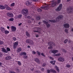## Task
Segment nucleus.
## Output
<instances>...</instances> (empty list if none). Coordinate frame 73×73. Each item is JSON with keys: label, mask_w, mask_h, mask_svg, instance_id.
Listing matches in <instances>:
<instances>
[{"label": "nucleus", "mask_w": 73, "mask_h": 73, "mask_svg": "<svg viewBox=\"0 0 73 73\" xmlns=\"http://www.w3.org/2000/svg\"><path fill=\"white\" fill-rule=\"evenodd\" d=\"M37 11L38 12H42V10H41L40 9H38Z\"/></svg>", "instance_id": "obj_36"}, {"label": "nucleus", "mask_w": 73, "mask_h": 73, "mask_svg": "<svg viewBox=\"0 0 73 73\" xmlns=\"http://www.w3.org/2000/svg\"><path fill=\"white\" fill-rule=\"evenodd\" d=\"M50 7V6H49L48 5H47L46 6H45V7H40V8H41V9H45L46 10V9H48L49 8V7Z\"/></svg>", "instance_id": "obj_4"}, {"label": "nucleus", "mask_w": 73, "mask_h": 73, "mask_svg": "<svg viewBox=\"0 0 73 73\" xmlns=\"http://www.w3.org/2000/svg\"><path fill=\"white\" fill-rule=\"evenodd\" d=\"M11 58H12L10 56H7L5 58V59L6 60H11Z\"/></svg>", "instance_id": "obj_17"}, {"label": "nucleus", "mask_w": 73, "mask_h": 73, "mask_svg": "<svg viewBox=\"0 0 73 73\" xmlns=\"http://www.w3.org/2000/svg\"><path fill=\"white\" fill-rule=\"evenodd\" d=\"M34 32H35V33H36V32H38V31H34Z\"/></svg>", "instance_id": "obj_59"}, {"label": "nucleus", "mask_w": 73, "mask_h": 73, "mask_svg": "<svg viewBox=\"0 0 73 73\" xmlns=\"http://www.w3.org/2000/svg\"><path fill=\"white\" fill-rule=\"evenodd\" d=\"M58 17V19H59L60 20H61L62 19L63 16L62 15H59Z\"/></svg>", "instance_id": "obj_26"}, {"label": "nucleus", "mask_w": 73, "mask_h": 73, "mask_svg": "<svg viewBox=\"0 0 73 73\" xmlns=\"http://www.w3.org/2000/svg\"><path fill=\"white\" fill-rule=\"evenodd\" d=\"M12 30L13 32L15 31L16 30V27L14 26H12L11 27Z\"/></svg>", "instance_id": "obj_16"}, {"label": "nucleus", "mask_w": 73, "mask_h": 73, "mask_svg": "<svg viewBox=\"0 0 73 73\" xmlns=\"http://www.w3.org/2000/svg\"><path fill=\"white\" fill-rule=\"evenodd\" d=\"M41 18V17L39 16H37L36 17V19L37 20H40V19Z\"/></svg>", "instance_id": "obj_29"}, {"label": "nucleus", "mask_w": 73, "mask_h": 73, "mask_svg": "<svg viewBox=\"0 0 73 73\" xmlns=\"http://www.w3.org/2000/svg\"><path fill=\"white\" fill-rule=\"evenodd\" d=\"M66 67L67 68H69L70 66V65L69 64H67L66 65Z\"/></svg>", "instance_id": "obj_39"}, {"label": "nucleus", "mask_w": 73, "mask_h": 73, "mask_svg": "<svg viewBox=\"0 0 73 73\" xmlns=\"http://www.w3.org/2000/svg\"><path fill=\"white\" fill-rule=\"evenodd\" d=\"M21 24H22V23H20V24H19L18 25H19V26H20V25H21Z\"/></svg>", "instance_id": "obj_62"}, {"label": "nucleus", "mask_w": 73, "mask_h": 73, "mask_svg": "<svg viewBox=\"0 0 73 73\" xmlns=\"http://www.w3.org/2000/svg\"><path fill=\"white\" fill-rule=\"evenodd\" d=\"M60 19H59V18H58V17L56 18V21H60Z\"/></svg>", "instance_id": "obj_40"}, {"label": "nucleus", "mask_w": 73, "mask_h": 73, "mask_svg": "<svg viewBox=\"0 0 73 73\" xmlns=\"http://www.w3.org/2000/svg\"><path fill=\"white\" fill-rule=\"evenodd\" d=\"M58 52V51L57 50H52V52L53 53H54V54L55 53H57V52Z\"/></svg>", "instance_id": "obj_20"}, {"label": "nucleus", "mask_w": 73, "mask_h": 73, "mask_svg": "<svg viewBox=\"0 0 73 73\" xmlns=\"http://www.w3.org/2000/svg\"><path fill=\"white\" fill-rule=\"evenodd\" d=\"M21 50H22L21 48L19 47L17 48V51L18 53H20V52L21 51Z\"/></svg>", "instance_id": "obj_18"}, {"label": "nucleus", "mask_w": 73, "mask_h": 73, "mask_svg": "<svg viewBox=\"0 0 73 73\" xmlns=\"http://www.w3.org/2000/svg\"><path fill=\"white\" fill-rule=\"evenodd\" d=\"M2 52H5V53L8 52V51L6 50H5V49L4 48H2Z\"/></svg>", "instance_id": "obj_22"}, {"label": "nucleus", "mask_w": 73, "mask_h": 73, "mask_svg": "<svg viewBox=\"0 0 73 73\" xmlns=\"http://www.w3.org/2000/svg\"><path fill=\"white\" fill-rule=\"evenodd\" d=\"M14 20V19L13 18H11L10 19H9V21H13Z\"/></svg>", "instance_id": "obj_33"}, {"label": "nucleus", "mask_w": 73, "mask_h": 73, "mask_svg": "<svg viewBox=\"0 0 73 73\" xmlns=\"http://www.w3.org/2000/svg\"><path fill=\"white\" fill-rule=\"evenodd\" d=\"M27 19H31V16H28L27 17Z\"/></svg>", "instance_id": "obj_60"}, {"label": "nucleus", "mask_w": 73, "mask_h": 73, "mask_svg": "<svg viewBox=\"0 0 73 73\" xmlns=\"http://www.w3.org/2000/svg\"><path fill=\"white\" fill-rule=\"evenodd\" d=\"M34 61L36 62H37L38 64H40V60L38 58H35L34 59Z\"/></svg>", "instance_id": "obj_13"}, {"label": "nucleus", "mask_w": 73, "mask_h": 73, "mask_svg": "<svg viewBox=\"0 0 73 73\" xmlns=\"http://www.w3.org/2000/svg\"><path fill=\"white\" fill-rule=\"evenodd\" d=\"M22 13L24 16H27L28 14V9H24L22 11Z\"/></svg>", "instance_id": "obj_1"}, {"label": "nucleus", "mask_w": 73, "mask_h": 73, "mask_svg": "<svg viewBox=\"0 0 73 73\" xmlns=\"http://www.w3.org/2000/svg\"><path fill=\"white\" fill-rule=\"evenodd\" d=\"M62 4H60L58 7V8L56 9V11H60V10L62 9Z\"/></svg>", "instance_id": "obj_8"}, {"label": "nucleus", "mask_w": 73, "mask_h": 73, "mask_svg": "<svg viewBox=\"0 0 73 73\" xmlns=\"http://www.w3.org/2000/svg\"><path fill=\"white\" fill-rule=\"evenodd\" d=\"M36 73H41V71L39 70H36L35 71Z\"/></svg>", "instance_id": "obj_42"}, {"label": "nucleus", "mask_w": 73, "mask_h": 73, "mask_svg": "<svg viewBox=\"0 0 73 73\" xmlns=\"http://www.w3.org/2000/svg\"><path fill=\"white\" fill-rule=\"evenodd\" d=\"M42 21L43 23L46 24L47 28H49V27L50 26V25L48 24V22H46L45 21Z\"/></svg>", "instance_id": "obj_6"}, {"label": "nucleus", "mask_w": 73, "mask_h": 73, "mask_svg": "<svg viewBox=\"0 0 73 73\" xmlns=\"http://www.w3.org/2000/svg\"><path fill=\"white\" fill-rule=\"evenodd\" d=\"M36 53H37L38 56H40V55H41V53L38 52V51H36Z\"/></svg>", "instance_id": "obj_35"}, {"label": "nucleus", "mask_w": 73, "mask_h": 73, "mask_svg": "<svg viewBox=\"0 0 73 73\" xmlns=\"http://www.w3.org/2000/svg\"><path fill=\"white\" fill-rule=\"evenodd\" d=\"M26 42L27 44H29L30 45H33L34 44V42L31 39H27Z\"/></svg>", "instance_id": "obj_3"}, {"label": "nucleus", "mask_w": 73, "mask_h": 73, "mask_svg": "<svg viewBox=\"0 0 73 73\" xmlns=\"http://www.w3.org/2000/svg\"><path fill=\"white\" fill-rule=\"evenodd\" d=\"M48 48V49H52V48H53L52 47V46H50V47H49Z\"/></svg>", "instance_id": "obj_56"}, {"label": "nucleus", "mask_w": 73, "mask_h": 73, "mask_svg": "<svg viewBox=\"0 0 73 73\" xmlns=\"http://www.w3.org/2000/svg\"><path fill=\"white\" fill-rule=\"evenodd\" d=\"M4 43L3 42L0 41V45H1L2 44H3V43Z\"/></svg>", "instance_id": "obj_50"}, {"label": "nucleus", "mask_w": 73, "mask_h": 73, "mask_svg": "<svg viewBox=\"0 0 73 73\" xmlns=\"http://www.w3.org/2000/svg\"><path fill=\"white\" fill-rule=\"evenodd\" d=\"M50 59H51L52 60H54V59L51 56L50 57Z\"/></svg>", "instance_id": "obj_57"}, {"label": "nucleus", "mask_w": 73, "mask_h": 73, "mask_svg": "<svg viewBox=\"0 0 73 73\" xmlns=\"http://www.w3.org/2000/svg\"><path fill=\"white\" fill-rule=\"evenodd\" d=\"M55 68L56 69L57 71L58 72H60V70H59V68H58V67L57 66H55Z\"/></svg>", "instance_id": "obj_25"}, {"label": "nucleus", "mask_w": 73, "mask_h": 73, "mask_svg": "<svg viewBox=\"0 0 73 73\" xmlns=\"http://www.w3.org/2000/svg\"><path fill=\"white\" fill-rule=\"evenodd\" d=\"M32 53L33 54H36V52L35 51H33L32 52Z\"/></svg>", "instance_id": "obj_52"}, {"label": "nucleus", "mask_w": 73, "mask_h": 73, "mask_svg": "<svg viewBox=\"0 0 73 73\" xmlns=\"http://www.w3.org/2000/svg\"><path fill=\"white\" fill-rule=\"evenodd\" d=\"M7 15L8 16H9V17H13V14L12 13L10 12L7 13Z\"/></svg>", "instance_id": "obj_11"}, {"label": "nucleus", "mask_w": 73, "mask_h": 73, "mask_svg": "<svg viewBox=\"0 0 73 73\" xmlns=\"http://www.w3.org/2000/svg\"><path fill=\"white\" fill-rule=\"evenodd\" d=\"M49 6H50V7H54L56 5V2H54V3H52V4H49L48 5Z\"/></svg>", "instance_id": "obj_14"}, {"label": "nucleus", "mask_w": 73, "mask_h": 73, "mask_svg": "<svg viewBox=\"0 0 73 73\" xmlns=\"http://www.w3.org/2000/svg\"><path fill=\"white\" fill-rule=\"evenodd\" d=\"M7 51L8 52L9 51H10L11 50V49H10V48H7Z\"/></svg>", "instance_id": "obj_41"}, {"label": "nucleus", "mask_w": 73, "mask_h": 73, "mask_svg": "<svg viewBox=\"0 0 73 73\" xmlns=\"http://www.w3.org/2000/svg\"><path fill=\"white\" fill-rule=\"evenodd\" d=\"M13 39L14 41H16L17 40L16 38L15 37H13Z\"/></svg>", "instance_id": "obj_45"}, {"label": "nucleus", "mask_w": 73, "mask_h": 73, "mask_svg": "<svg viewBox=\"0 0 73 73\" xmlns=\"http://www.w3.org/2000/svg\"><path fill=\"white\" fill-rule=\"evenodd\" d=\"M25 33L26 34L27 36H28V37H29V36H30V34H29V33H28V32H25Z\"/></svg>", "instance_id": "obj_30"}, {"label": "nucleus", "mask_w": 73, "mask_h": 73, "mask_svg": "<svg viewBox=\"0 0 73 73\" xmlns=\"http://www.w3.org/2000/svg\"><path fill=\"white\" fill-rule=\"evenodd\" d=\"M68 13H72V12H73V7H71L70 9H68Z\"/></svg>", "instance_id": "obj_12"}, {"label": "nucleus", "mask_w": 73, "mask_h": 73, "mask_svg": "<svg viewBox=\"0 0 73 73\" xmlns=\"http://www.w3.org/2000/svg\"><path fill=\"white\" fill-rule=\"evenodd\" d=\"M60 55H61V54L58 53V54H56V56H60Z\"/></svg>", "instance_id": "obj_44"}, {"label": "nucleus", "mask_w": 73, "mask_h": 73, "mask_svg": "<svg viewBox=\"0 0 73 73\" xmlns=\"http://www.w3.org/2000/svg\"><path fill=\"white\" fill-rule=\"evenodd\" d=\"M49 21L51 23H56V21L55 20H49Z\"/></svg>", "instance_id": "obj_27"}, {"label": "nucleus", "mask_w": 73, "mask_h": 73, "mask_svg": "<svg viewBox=\"0 0 73 73\" xmlns=\"http://www.w3.org/2000/svg\"><path fill=\"white\" fill-rule=\"evenodd\" d=\"M35 36L37 38H38V37H39V35H36Z\"/></svg>", "instance_id": "obj_58"}, {"label": "nucleus", "mask_w": 73, "mask_h": 73, "mask_svg": "<svg viewBox=\"0 0 73 73\" xmlns=\"http://www.w3.org/2000/svg\"><path fill=\"white\" fill-rule=\"evenodd\" d=\"M48 44L50 46H55V44L53 42H50L48 43Z\"/></svg>", "instance_id": "obj_10"}, {"label": "nucleus", "mask_w": 73, "mask_h": 73, "mask_svg": "<svg viewBox=\"0 0 73 73\" xmlns=\"http://www.w3.org/2000/svg\"><path fill=\"white\" fill-rule=\"evenodd\" d=\"M20 55L21 56H23V55H24L23 56V58H24V59H25V58H28V56L26 55H27V53L25 52H22V53H21L20 54Z\"/></svg>", "instance_id": "obj_2"}, {"label": "nucleus", "mask_w": 73, "mask_h": 73, "mask_svg": "<svg viewBox=\"0 0 73 73\" xmlns=\"http://www.w3.org/2000/svg\"><path fill=\"white\" fill-rule=\"evenodd\" d=\"M55 62H56V61L55 60L50 61V63H51V64H52V65H55Z\"/></svg>", "instance_id": "obj_24"}, {"label": "nucleus", "mask_w": 73, "mask_h": 73, "mask_svg": "<svg viewBox=\"0 0 73 73\" xmlns=\"http://www.w3.org/2000/svg\"><path fill=\"white\" fill-rule=\"evenodd\" d=\"M50 72H52V73H56V70L53 69H50Z\"/></svg>", "instance_id": "obj_28"}, {"label": "nucleus", "mask_w": 73, "mask_h": 73, "mask_svg": "<svg viewBox=\"0 0 73 73\" xmlns=\"http://www.w3.org/2000/svg\"><path fill=\"white\" fill-rule=\"evenodd\" d=\"M22 17V15L20 14L16 17V19H21Z\"/></svg>", "instance_id": "obj_19"}, {"label": "nucleus", "mask_w": 73, "mask_h": 73, "mask_svg": "<svg viewBox=\"0 0 73 73\" xmlns=\"http://www.w3.org/2000/svg\"><path fill=\"white\" fill-rule=\"evenodd\" d=\"M64 28L67 29L69 28V24L68 23H65L64 24Z\"/></svg>", "instance_id": "obj_7"}, {"label": "nucleus", "mask_w": 73, "mask_h": 73, "mask_svg": "<svg viewBox=\"0 0 73 73\" xmlns=\"http://www.w3.org/2000/svg\"><path fill=\"white\" fill-rule=\"evenodd\" d=\"M7 10H11V9L9 7H7L6 8Z\"/></svg>", "instance_id": "obj_38"}, {"label": "nucleus", "mask_w": 73, "mask_h": 73, "mask_svg": "<svg viewBox=\"0 0 73 73\" xmlns=\"http://www.w3.org/2000/svg\"><path fill=\"white\" fill-rule=\"evenodd\" d=\"M28 23H31V21L30 20L29 21Z\"/></svg>", "instance_id": "obj_61"}, {"label": "nucleus", "mask_w": 73, "mask_h": 73, "mask_svg": "<svg viewBox=\"0 0 73 73\" xmlns=\"http://www.w3.org/2000/svg\"><path fill=\"white\" fill-rule=\"evenodd\" d=\"M5 34H8L9 33V31H7V30H6L5 31H4V33Z\"/></svg>", "instance_id": "obj_31"}, {"label": "nucleus", "mask_w": 73, "mask_h": 73, "mask_svg": "<svg viewBox=\"0 0 73 73\" xmlns=\"http://www.w3.org/2000/svg\"><path fill=\"white\" fill-rule=\"evenodd\" d=\"M65 32H66V33H68V29H65Z\"/></svg>", "instance_id": "obj_51"}, {"label": "nucleus", "mask_w": 73, "mask_h": 73, "mask_svg": "<svg viewBox=\"0 0 73 73\" xmlns=\"http://www.w3.org/2000/svg\"><path fill=\"white\" fill-rule=\"evenodd\" d=\"M34 70V68H33L32 69H31V70L32 71H33Z\"/></svg>", "instance_id": "obj_64"}, {"label": "nucleus", "mask_w": 73, "mask_h": 73, "mask_svg": "<svg viewBox=\"0 0 73 73\" xmlns=\"http://www.w3.org/2000/svg\"><path fill=\"white\" fill-rule=\"evenodd\" d=\"M58 61H60V62H64L65 61L64 58L62 57H60L58 59Z\"/></svg>", "instance_id": "obj_9"}, {"label": "nucleus", "mask_w": 73, "mask_h": 73, "mask_svg": "<svg viewBox=\"0 0 73 73\" xmlns=\"http://www.w3.org/2000/svg\"><path fill=\"white\" fill-rule=\"evenodd\" d=\"M68 41V39H66L64 41V44H66L67 42Z\"/></svg>", "instance_id": "obj_34"}, {"label": "nucleus", "mask_w": 73, "mask_h": 73, "mask_svg": "<svg viewBox=\"0 0 73 73\" xmlns=\"http://www.w3.org/2000/svg\"><path fill=\"white\" fill-rule=\"evenodd\" d=\"M41 70L42 72H44V68H41Z\"/></svg>", "instance_id": "obj_46"}, {"label": "nucleus", "mask_w": 73, "mask_h": 73, "mask_svg": "<svg viewBox=\"0 0 73 73\" xmlns=\"http://www.w3.org/2000/svg\"><path fill=\"white\" fill-rule=\"evenodd\" d=\"M41 56H43L44 57H45V55H44V53H41Z\"/></svg>", "instance_id": "obj_48"}, {"label": "nucleus", "mask_w": 73, "mask_h": 73, "mask_svg": "<svg viewBox=\"0 0 73 73\" xmlns=\"http://www.w3.org/2000/svg\"><path fill=\"white\" fill-rule=\"evenodd\" d=\"M46 65V64L45 63H44L42 65V66L44 67V66H45Z\"/></svg>", "instance_id": "obj_43"}, {"label": "nucleus", "mask_w": 73, "mask_h": 73, "mask_svg": "<svg viewBox=\"0 0 73 73\" xmlns=\"http://www.w3.org/2000/svg\"><path fill=\"white\" fill-rule=\"evenodd\" d=\"M32 3V0H29L26 2V5L27 6L30 5L31 3Z\"/></svg>", "instance_id": "obj_5"}, {"label": "nucleus", "mask_w": 73, "mask_h": 73, "mask_svg": "<svg viewBox=\"0 0 73 73\" xmlns=\"http://www.w3.org/2000/svg\"><path fill=\"white\" fill-rule=\"evenodd\" d=\"M15 5V3H13L11 4V7H14Z\"/></svg>", "instance_id": "obj_37"}, {"label": "nucleus", "mask_w": 73, "mask_h": 73, "mask_svg": "<svg viewBox=\"0 0 73 73\" xmlns=\"http://www.w3.org/2000/svg\"><path fill=\"white\" fill-rule=\"evenodd\" d=\"M62 50H63V52H64L65 53H66V50H65V49H63Z\"/></svg>", "instance_id": "obj_53"}, {"label": "nucleus", "mask_w": 73, "mask_h": 73, "mask_svg": "<svg viewBox=\"0 0 73 73\" xmlns=\"http://www.w3.org/2000/svg\"><path fill=\"white\" fill-rule=\"evenodd\" d=\"M61 1V0H58L57 2V4H59L60 3Z\"/></svg>", "instance_id": "obj_49"}, {"label": "nucleus", "mask_w": 73, "mask_h": 73, "mask_svg": "<svg viewBox=\"0 0 73 73\" xmlns=\"http://www.w3.org/2000/svg\"><path fill=\"white\" fill-rule=\"evenodd\" d=\"M1 30L3 33H4L5 31V29H4V28L3 27H1Z\"/></svg>", "instance_id": "obj_21"}, {"label": "nucleus", "mask_w": 73, "mask_h": 73, "mask_svg": "<svg viewBox=\"0 0 73 73\" xmlns=\"http://www.w3.org/2000/svg\"><path fill=\"white\" fill-rule=\"evenodd\" d=\"M17 62V64L19 66H21V62L20 61H18Z\"/></svg>", "instance_id": "obj_32"}, {"label": "nucleus", "mask_w": 73, "mask_h": 73, "mask_svg": "<svg viewBox=\"0 0 73 73\" xmlns=\"http://www.w3.org/2000/svg\"><path fill=\"white\" fill-rule=\"evenodd\" d=\"M17 45H18V42H15L13 44V48L16 49Z\"/></svg>", "instance_id": "obj_15"}, {"label": "nucleus", "mask_w": 73, "mask_h": 73, "mask_svg": "<svg viewBox=\"0 0 73 73\" xmlns=\"http://www.w3.org/2000/svg\"><path fill=\"white\" fill-rule=\"evenodd\" d=\"M47 73H50V69L49 70H47Z\"/></svg>", "instance_id": "obj_47"}, {"label": "nucleus", "mask_w": 73, "mask_h": 73, "mask_svg": "<svg viewBox=\"0 0 73 73\" xmlns=\"http://www.w3.org/2000/svg\"><path fill=\"white\" fill-rule=\"evenodd\" d=\"M2 56H3V54L1 53H0V57H1Z\"/></svg>", "instance_id": "obj_55"}, {"label": "nucleus", "mask_w": 73, "mask_h": 73, "mask_svg": "<svg viewBox=\"0 0 73 73\" xmlns=\"http://www.w3.org/2000/svg\"><path fill=\"white\" fill-rule=\"evenodd\" d=\"M0 9H5V7L3 5H0Z\"/></svg>", "instance_id": "obj_23"}, {"label": "nucleus", "mask_w": 73, "mask_h": 73, "mask_svg": "<svg viewBox=\"0 0 73 73\" xmlns=\"http://www.w3.org/2000/svg\"><path fill=\"white\" fill-rule=\"evenodd\" d=\"M4 7L6 8H7V7H8V5H4Z\"/></svg>", "instance_id": "obj_54"}, {"label": "nucleus", "mask_w": 73, "mask_h": 73, "mask_svg": "<svg viewBox=\"0 0 73 73\" xmlns=\"http://www.w3.org/2000/svg\"><path fill=\"white\" fill-rule=\"evenodd\" d=\"M27 47L28 48H31V46H30L28 45L27 46Z\"/></svg>", "instance_id": "obj_63"}]
</instances>
